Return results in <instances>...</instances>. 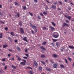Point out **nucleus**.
I'll use <instances>...</instances> for the list:
<instances>
[{"instance_id":"obj_1","label":"nucleus","mask_w":74,"mask_h":74,"mask_svg":"<svg viewBox=\"0 0 74 74\" xmlns=\"http://www.w3.org/2000/svg\"><path fill=\"white\" fill-rule=\"evenodd\" d=\"M22 61L24 62H21L20 63V64L23 65V66H25L26 65V61L25 60H22Z\"/></svg>"},{"instance_id":"obj_2","label":"nucleus","mask_w":74,"mask_h":74,"mask_svg":"<svg viewBox=\"0 0 74 74\" xmlns=\"http://www.w3.org/2000/svg\"><path fill=\"white\" fill-rule=\"evenodd\" d=\"M30 26H32V28L34 30H35L37 28V27H36V26L35 25H33L32 24H30Z\"/></svg>"},{"instance_id":"obj_3","label":"nucleus","mask_w":74,"mask_h":74,"mask_svg":"<svg viewBox=\"0 0 74 74\" xmlns=\"http://www.w3.org/2000/svg\"><path fill=\"white\" fill-rule=\"evenodd\" d=\"M66 26V27H69V24H67L66 23H64L63 24L62 27H64V26Z\"/></svg>"},{"instance_id":"obj_4","label":"nucleus","mask_w":74,"mask_h":74,"mask_svg":"<svg viewBox=\"0 0 74 74\" xmlns=\"http://www.w3.org/2000/svg\"><path fill=\"white\" fill-rule=\"evenodd\" d=\"M59 36V35L58 33L57 34V35L55 34L53 35V37H54V38H58Z\"/></svg>"},{"instance_id":"obj_5","label":"nucleus","mask_w":74,"mask_h":74,"mask_svg":"<svg viewBox=\"0 0 74 74\" xmlns=\"http://www.w3.org/2000/svg\"><path fill=\"white\" fill-rule=\"evenodd\" d=\"M20 30L21 33H24V30L23 28H20Z\"/></svg>"},{"instance_id":"obj_6","label":"nucleus","mask_w":74,"mask_h":74,"mask_svg":"<svg viewBox=\"0 0 74 74\" xmlns=\"http://www.w3.org/2000/svg\"><path fill=\"white\" fill-rule=\"evenodd\" d=\"M56 6L54 5H52L51 6V8H52L53 9H54V10H56Z\"/></svg>"},{"instance_id":"obj_7","label":"nucleus","mask_w":74,"mask_h":74,"mask_svg":"<svg viewBox=\"0 0 74 74\" xmlns=\"http://www.w3.org/2000/svg\"><path fill=\"white\" fill-rule=\"evenodd\" d=\"M53 67L54 68H57L58 67V64H54L53 65Z\"/></svg>"},{"instance_id":"obj_8","label":"nucleus","mask_w":74,"mask_h":74,"mask_svg":"<svg viewBox=\"0 0 74 74\" xmlns=\"http://www.w3.org/2000/svg\"><path fill=\"white\" fill-rule=\"evenodd\" d=\"M52 56L53 57V58H57L58 55L56 54H53L52 55Z\"/></svg>"},{"instance_id":"obj_9","label":"nucleus","mask_w":74,"mask_h":74,"mask_svg":"<svg viewBox=\"0 0 74 74\" xmlns=\"http://www.w3.org/2000/svg\"><path fill=\"white\" fill-rule=\"evenodd\" d=\"M27 37H24V38H23V40L26 42H27Z\"/></svg>"},{"instance_id":"obj_10","label":"nucleus","mask_w":74,"mask_h":74,"mask_svg":"<svg viewBox=\"0 0 74 74\" xmlns=\"http://www.w3.org/2000/svg\"><path fill=\"white\" fill-rule=\"evenodd\" d=\"M40 48L42 49L43 50H44V51H45V50H46V49H45V48L43 46H41L40 47Z\"/></svg>"},{"instance_id":"obj_11","label":"nucleus","mask_w":74,"mask_h":74,"mask_svg":"<svg viewBox=\"0 0 74 74\" xmlns=\"http://www.w3.org/2000/svg\"><path fill=\"white\" fill-rule=\"evenodd\" d=\"M68 47L70 49H74V47L73 46L69 45Z\"/></svg>"},{"instance_id":"obj_12","label":"nucleus","mask_w":74,"mask_h":74,"mask_svg":"<svg viewBox=\"0 0 74 74\" xmlns=\"http://www.w3.org/2000/svg\"><path fill=\"white\" fill-rule=\"evenodd\" d=\"M46 70L48 71H51V69L48 68H47Z\"/></svg>"},{"instance_id":"obj_13","label":"nucleus","mask_w":74,"mask_h":74,"mask_svg":"<svg viewBox=\"0 0 74 74\" xmlns=\"http://www.w3.org/2000/svg\"><path fill=\"white\" fill-rule=\"evenodd\" d=\"M8 47V45H3V48H6L7 47Z\"/></svg>"},{"instance_id":"obj_14","label":"nucleus","mask_w":74,"mask_h":74,"mask_svg":"<svg viewBox=\"0 0 74 74\" xmlns=\"http://www.w3.org/2000/svg\"><path fill=\"white\" fill-rule=\"evenodd\" d=\"M12 68L14 69H16V66H15L14 65H12Z\"/></svg>"},{"instance_id":"obj_15","label":"nucleus","mask_w":74,"mask_h":74,"mask_svg":"<svg viewBox=\"0 0 74 74\" xmlns=\"http://www.w3.org/2000/svg\"><path fill=\"white\" fill-rule=\"evenodd\" d=\"M67 59L68 60H69L70 62H71V60H72V59L71 58H70L69 57H68L67 58Z\"/></svg>"},{"instance_id":"obj_16","label":"nucleus","mask_w":74,"mask_h":74,"mask_svg":"<svg viewBox=\"0 0 74 74\" xmlns=\"http://www.w3.org/2000/svg\"><path fill=\"white\" fill-rule=\"evenodd\" d=\"M39 70L40 71H42V67L39 66Z\"/></svg>"},{"instance_id":"obj_17","label":"nucleus","mask_w":74,"mask_h":74,"mask_svg":"<svg viewBox=\"0 0 74 74\" xmlns=\"http://www.w3.org/2000/svg\"><path fill=\"white\" fill-rule=\"evenodd\" d=\"M17 50L18 51H21V48H19V47H17Z\"/></svg>"},{"instance_id":"obj_18","label":"nucleus","mask_w":74,"mask_h":74,"mask_svg":"<svg viewBox=\"0 0 74 74\" xmlns=\"http://www.w3.org/2000/svg\"><path fill=\"white\" fill-rule=\"evenodd\" d=\"M52 40L53 42H56L58 41V39H52Z\"/></svg>"},{"instance_id":"obj_19","label":"nucleus","mask_w":74,"mask_h":74,"mask_svg":"<svg viewBox=\"0 0 74 74\" xmlns=\"http://www.w3.org/2000/svg\"><path fill=\"white\" fill-rule=\"evenodd\" d=\"M10 34L11 36H15V34H14V32H11L10 33Z\"/></svg>"},{"instance_id":"obj_20","label":"nucleus","mask_w":74,"mask_h":74,"mask_svg":"<svg viewBox=\"0 0 74 74\" xmlns=\"http://www.w3.org/2000/svg\"><path fill=\"white\" fill-rule=\"evenodd\" d=\"M50 28H51V29L52 30H55V28H54L53 27H51V26H50Z\"/></svg>"},{"instance_id":"obj_21","label":"nucleus","mask_w":74,"mask_h":74,"mask_svg":"<svg viewBox=\"0 0 74 74\" xmlns=\"http://www.w3.org/2000/svg\"><path fill=\"white\" fill-rule=\"evenodd\" d=\"M18 61H21V58L19 56L18 57Z\"/></svg>"},{"instance_id":"obj_22","label":"nucleus","mask_w":74,"mask_h":74,"mask_svg":"<svg viewBox=\"0 0 74 74\" xmlns=\"http://www.w3.org/2000/svg\"><path fill=\"white\" fill-rule=\"evenodd\" d=\"M14 4H15V5H19V3H17V2H15L14 3Z\"/></svg>"},{"instance_id":"obj_23","label":"nucleus","mask_w":74,"mask_h":74,"mask_svg":"<svg viewBox=\"0 0 74 74\" xmlns=\"http://www.w3.org/2000/svg\"><path fill=\"white\" fill-rule=\"evenodd\" d=\"M68 19L69 20V21H70V20L71 19V18L70 16H69L68 17Z\"/></svg>"},{"instance_id":"obj_24","label":"nucleus","mask_w":74,"mask_h":74,"mask_svg":"<svg viewBox=\"0 0 74 74\" xmlns=\"http://www.w3.org/2000/svg\"><path fill=\"white\" fill-rule=\"evenodd\" d=\"M51 23L52 24L53 26H55L56 25L55 24V23H54L53 22H51Z\"/></svg>"},{"instance_id":"obj_25","label":"nucleus","mask_w":74,"mask_h":74,"mask_svg":"<svg viewBox=\"0 0 74 74\" xmlns=\"http://www.w3.org/2000/svg\"><path fill=\"white\" fill-rule=\"evenodd\" d=\"M34 64L35 66H37V65H38L36 61L34 62Z\"/></svg>"},{"instance_id":"obj_26","label":"nucleus","mask_w":74,"mask_h":74,"mask_svg":"<svg viewBox=\"0 0 74 74\" xmlns=\"http://www.w3.org/2000/svg\"><path fill=\"white\" fill-rule=\"evenodd\" d=\"M29 73L30 74H33V72L32 71H29Z\"/></svg>"},{"instance_id":"obj_27","label":"nucleus","mask_w":74,"mask_h":74,"mask_svg":"<svg viewBox=\"0 0 74 74\" xmlns=\"http://www.w3.org/2000/svg\"><path fill=\"white\" fill-rule=\"evenodd\" d=\"M47 44V42H44L42 43V45H46Z\"/></svg>"},{"instance_id":"obj_28","label":"nucleus","mask_w":74,"mask_h":74,"mask_svg":"<svg viewBox=\"0 0 74 74\" xmlns=\"http://www.w3.org/2000/svg\"><path fill=\"white\" fill-rule=\"evenodd\" d=\"M56 45L57 47H59V46H60V45L59 44V43H58V42H57L56 43Z\"/></svg>"},{"instance_id":"obj_29","label":"nucleus","mask_w":74,"mask_h":74,"mask_svg":"<svg viewBox=\"0 0 74 74\" xmlns=\"http://www.w3.org/2000/svg\"><path fill=\"white\" fill-rule=\"evenodd\" d=\"M51 45H52V46H55V45L54 44V43L52 42L51 43Z\"/></svg>"},{"instance_id":"obj_30","label":"nucleus","mask_w":74,"mask_h":74,"mask_svg":"<svg viewBox=\"0 0 74 74\" xmlns=\"http://www.w3.org/2000/svg\"><path fill=\"white\" fill-rule=\"evenodd\" d=\"M26 69H31V70H32L33 69V68L32 67H30L29 66H27V68Z\"/></svg>"},{"instance_id":"obj_31","label":"nucleus","mask_w":74,"mask_h":74,"mask_svg":"<svg viewBox=\"0 0 74 74\" xmlns=\"http://www.w3.org/2000/svg\"><path fill=\"white\" fill-rule=\"evenodd\" d=\"M41 58H44V57H45V55H41Z\"/></svg>"},{"instance_id":"obj_32","label":"nucleus","mask_w":74,"mask_h":74,"mask_svg":"<svg viewBox=\"0 0 74 74\" xmlns=\"http://www.w3.org/2000/svg\"><path fill=\"white\" fill-rule=\"evenodd\" d=\"M41 63H42V64H44V65H45V62H44V61H41Z\"/></svg>"},{"instance_id":"obj_33","label":"nucleus","mask_w":74,"mask_h":74,"mask_svg":"<svg viewBox=\"0 0 74 74\" xmlns=\"http://www.w3.org/2000/svg\"><path fill=\"white\" fill-rule=\"evenodd\" d=\"M19 25L20 26H22V22L20 21L19 23Z\"/></svg>"},{"instance_id":"obj_34","label":"nucleus","mask_w":74,"mask_h":74,"mask_svg":"<svg viewBox=\"0 0 74 74\" xmlns=\"http://www.w3.org/2000/svg\"><path fill=\"white\" fill-rule=\"evenodd\" d=\"M8 40H10V41H12V39L10 38V37H9L8 38Z\"/></svg>"},{"instance_id":"obj_35","label":"nucleus","mask_w":74,"mask_h":74,"mask_svg":"<svg viewBox=\"0 0 74 74\" xmlns=\"http://www.w3.org/2000/svg\"><path fill=\"white\" fill-rule=\"evenodd\" d=\"M2 61L3 62H4V61H5V58H3L2 60Z\"/></svg>"},{"instance_id":"obj_36","label":"nucleus","mask_w":74,"mask_h":74,"mask_svg":"<svg viewBox=\"0 0 74 74\" xmlns=\"http://www.w3.org/2000/svg\"><path fill=\"white\" fill-rule=\"evenodd\" d=\"M60 67H62V68H64V66L62 65H60Z\"/></svg>"},{"instance_id":"obj_37","label":"nucleus","mask_w":74,"mask_h":74,"mask_svg":"<svg viewBox=\"0 0 74 74\" xmlns=\"http://www.w3.org/2000/svg\"><path fill=\"white\" fill-rule=\"evenodd\" d=\"M43 30H47V27H44L42 28Z\"/></svg>"},{"instance_id":"obj_38","label":"nucleus","mask_w":74,"mask_h":74,"mask_svg":"<svg viewBox=\"0 0 74 74\" xmlns=\"http://www.w3.org/2000/svg\"><path fill=\"white\" fill-rule=\"evenodd\" d=\"M23 10H26V9H27V8H26V7L25 6H23Z\"/></svg>"},{"instance_id":"obj_39","label":"nucleus","mask_w":74,"mask_h":74,"mask_svg":"<svg viewBox=\"0 0 74 74\" xmlns=\"http://www.w3.org/2000/svg\"><path fill=\"white\" fill-rule=\"evenodd\" d=\"M66 23H69V21L67 20H66Z\"/></svg>"},{"instance_id":"obj_40","label":"nucleus","mask_w":74,"mask_h":74,"mask_svg":"<svg viewBox=\"0 0 74 74\" xmlns=\"http://www.w3.org/2000/svg\"><path fill=\"white\" fill-rule=\"evenodd\" d=\"M65 60L66 64H68V61H67V60L66 59H65Z\"/></svg>"},{"instance_id":"obj_41","label":"nucleus","mask_w":74,"mask_h":74,"mask_svg":"<svg viewBox=\"0 0 74 74\" xmlns=\"http://www.w3.org/2000/svg\"><path fill=\"white\" fill-rule=\"evenodd\" d=\"M29 14L30 15H31V16H33V14H32L30 12H29Z\"/></svg>"},{"instance_id":"obj_42","label":"nucleus","mask_w":74,"mask_h":74,"mask_svg":"<svg viewBox=\"0 0 74 74\" xmlns=\"http://www.w3.org/2000/svg\"><path fill=\"white\" fill-rule=\"evenodd\" d=\"M43 14L44 15H46V14H47V13L45 12H43Z\"/></svg>"},{"instance_id":"obj_43","label":"nucleus","mask_w":74,"mask_h":74,"mask_svg":"<svg viewBox=\"0 0 74 74\" xmlns=\"http://www.w3.org/2000/svg\"><path fill=\"white\" fill-rule=\"evenodd\" d=\"M25 52H26V53L27 52V49H25Z\"/></svg>"},{"instance_id":"obj_44","label":"nucleus","mask_w":74,"mask_h":74,"mask_svg":"<svg viewBox=\"0 0 74 74\" xmlns=\"http://www.w3.org/2000/svg\"><path fill=\"white\" fill-rule=\"evenodd\" d=\"M25 55L27 56V57H29V54H25Z\"/></svg>"},{"instance_id":"obj_45","label":"nucleus","mask_w":74,"mask_h":74,"mask_svg":"<svg viewBox=\"0 0 74 74\" xmlns=\"http://www.w3.org/2000/svg\"><path fill=\"white\" fill-rule=\"evenodd\" d=\"M23 58H24V59H27V58L26 57H23Z\"/></svg>"},{"instance_id":"obj_46","label":"nucleus","mask_w":74,"mask_h":74,"mask_svg":"<svg viewBox=\"0 0 74 74\" xmlns=\"http://www.w3.org/2000/svg\"><path fill=\"white\" fill-rule=\"evenodd\" d=\"M38 19H41V17H40V16H38Z\"/></svg>"},{"instance_id":"obj_47","label":"nucleus","mask_w":74,"mask_h":74,"mask_svg":"<svg viewBox=\"0 0 74 74\" xmlns=\"http://www.w3.org/2000/svg\"><path fill=\"white\" fill-rule=\"evenodd\" d=\"M8 57H10V56H11V55H10V54H9L8 55Z\"/></svg>"},{"instance_id":"obj_48","label":"nucleus","mask_w":74,"mask_h":74,"mask_svg":"<svg viewBox=\"0 0 74 74\" xmlns=\"http://www.w3.org/2000/svg\"><path fill=\"white\" fill-rule=\"evenodd\" d=\"M40 15L42 16H43V14L41 13H40Z\"/></svg>"},{"instance_id":"obj_49","label":"nucleus","mask_w":74,"mask_h":74,"mask_svg":"<svg viewBox=\"0 0 74 74\" xmlns=\"http://www.w3.org/2000/svg\"><path fill=\"white\" fill-rule=\"evenodd\" d=\"M0 22L1 23H3V24H4V23L3 21H0Z\"/></svg>"},{"instance_id":"obj_50","label":"nucleus","mask_w":74,"mask_h":74,"mask_svg":"<svg viewBox=\"0 0 74 74\" xmlns=\"http://www.w3.org/2000/svg\"><path fill=\"white\" fill-rule=\"evenodd\" d=\"M31 32L32 33V34H34V31H33L32 30Z\"/></svg>"},{"instance_id":"obj_51","label":"nucleus","mask_w":74,"mask_h":74,"mask_svg":"<svg viewBox=\"0 0 74 74\" xmlns=\"http://www.w3.org/2000/svg\"><path fill=\"white\" fill-rule=\"evenodd\" d=\"M5 30H8V28L7 27H6L5 28Z\"/></svg>"},{"instance_id":"obj_52","label":"nucleus","mask_w":74,"mask_h":74,"mask_svg":"<svg viewBox=\"0 0 74 74\" xmlns=\"http://www.w3.org/2000/svg\"><path fill=\"white\" fill-rule=\"evenodd\" d=\"M17 15L18 16V17H19L20 16L19 15V13H17Z\"/></svg>"},{"instance_id":"obj_53","label":"nucleus","mask_w":74,"mask_h":74,"mask_svg":"<svg viewBox=\"0 0 74 74\" xmlns=\"http://www.w3.org/2000/svg\"><path fill=\"white\" fill-rule=\"evenodd\" d=\"M0 73H3V71L2 70L0 71Z\"/></svg>"},{"instance_id":"obj_54","label":"nucleus","mask_w":74,"mask_h":74,"mask_svg":"<svg viewBox=\"0 0 74 74\" xmlns=\"http://www.w3.org/2000/svg\"><path fill=\"white\" fill-rule=\"evenodd\" d=\"M5 63L4 62H3L2 63V65H3V66H4L5 65Z\"/></svg>"},{"instance_id":"obj_55","label":"nucleus","mask_w":74,"mask_h":74,"mask_svg":"<svg viewBox=\"0 0 74 74\" xmlns=\"http://www.w3.org/2000/svg\"><path fill=\"white\" fill-rule=\"evenodd\" d=\"M34 2H36V3L37 2V0H34Z\"/></svg>"},{"instance_id":"obj_56","label":"nucleus","mask_w":74,"mask_h":74,"mask_svg":"<svg viewBox=\"0 0 74 74\" xmlns=\"http://www.w3.org/2000/svg\"><path fill=\"white\" fill-rule=\"evenodd\" d=\"M64 1L65 2H66V3H67V2H68V1H67V0H65Z\"/></svg>"},{"instance_id":"obj_57","label":"nucleus","mask_w":74,"mask_h":74,"mask_svg":"<svg viewBox=\"0 0 74 74\" xmlns=\"http://www.w3.org/2000/svg\"><path fill=\"white\" fill-rule=\"evenodd\" d=\"M14 42H18V40H14Z\"/></svg>"},{"instance_id":"obj_58","label":"nucleus","mask_w":74,"mask_h":74,"mask_svg":"<svg viewBox=\"0 0 74 74\" xmlns=\"http://www.w3.org/2000/svg\"><path fill=\"white\" fill-rule=\"evenodd\" d=\"M37 32V29H35V32L36 33Z\"/></svg>"},{"instance_id":"obj_59","label":"nucleus","mask_w":74,"mask_h":74,"mask_svg":"<svg viewBox=\"0 0 74 74\" xmlns=\"http://www.w3.org/2000/svg\"><path fill=\"white\" fill-rule=\"evenodd\" d=\"M64 16H65V17H66V18H68V16L66 15H65Z\"/></svg>"},{"instance_id":"obj_60","label":"nucleus","mask_w":74,"mask_h":74,"mask_svg":"<svg viewBox=\"0 0 74 74\" xmlns=\"http://www.w3.org/2000/svg\"><path fill=\"white\" fill-rule=\"evenodd\" d=\"M68 8L69 10H71V8H70V7H68Z\"/></svg>"},{"instance_id":"obj_61","label":"nucleus","mask_w":74,"mask_h":74,"mask_svg":"<svg viewBox=\"0 0 74 74\" xmlns=\"http://www.w3.org/2000/svg\"><path fill=\"white\" fill-rule=\"evenodd\" d=\"M58 10H59V11H60L61 10V9L60 8H58Z\"/></svg>"},{"instance_id":"obj_62","label":"nucleus","mask_w":74,"mask_h":74,"mask_svg":"<svg viewBox=\"0 0 74 74\" xmlns=\"http://www.w3.org/2000/svg\"><path fill=\"white\" fill-rule=\"evenodd\" d=\"M46 62H47V63H48V60H46L45 61Z\"/></svg>"},{"instance_id":"obj_63","label":"nucleus","mask_w":74,"mask_h":74,"mask_svg":"<svg viewBox=\"0 0 74 74\" xmlns=\"http://www.w3.org/2000/svg\"><path fill=\"white\" fill-rule=\"evenodd\" d=\"M54 5H56V4H57V2H56L54 3Z\"/></svg>"},{"instance_id":"obj_64","label":"nucleus","mask_w":74,"mask_h":74,"mask_svg":"<svg viewBox=\"0 0 74 74\" xmlns=\"http://www.w3.org/2000/svg\"><path fill=\"white\" fill-rule=\"evenodd\" d=\"M7 69V66H5V69Z\"/></svg>"}]
</instances>
